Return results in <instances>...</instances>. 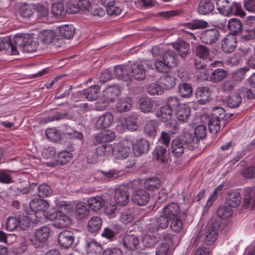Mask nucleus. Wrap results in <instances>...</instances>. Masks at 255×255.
Wrapping results in <instances>:
<instances>
[{
  "mask_svg": "<svg viewBox=\"0 0 255 255\" xmlns=\"http://www.w3.org/2000/svg\"><path fill=\"white\" fill-rule=\"evenodd\" d=\"M185 25L188 29H202L208 27V23L203 20L196 19L193 20L192 22H188L186 23Z\"/></svg>",
  "mask_w": 255,
  "mask_h": 255,
  "instance_id": "052dcab7",
  "label": "nucleus"
},
{
  "mask_svg": "<svg viewBox=\"0 0 255 255\" xmlns=\"http://www.w3.org/2000/svg\"><path fill=\"white\" fill-rule=\"evenodd\" d=\"M101 3L106 7V11L109 15H118L121 14L122 9L115 3V0H101Z\"/></svg>",
  "mask_w": 255,
  "mask_h": 255,
  "instance_id": "a878e982",
  "label": "nucleus"
},
{
  "mask_svg": "<svg viewBox=\"0 0 255 255\" xmlns=\"http://www.w3.org/2000/svg\"><path fill=\"white\" fill-rule=\"evenodd\" d=\"M227 27L230 31L228 34H232L236 36V35L241 33L243 26L241 21L239 19L235 18L228 21Z\"/></svg>",
  "mask_w": 255,
  "mask_h": 255,
  "instance_id": "7c9ffc66",
  "label": "nucleus"
},
{
  "mask_svg": "<svg viewBox=\"0 0 255 255\" xmlns=\"http://www.w3.org/2000/svg\"><path fill=\"white\" fill-rule=\"evenodd\" d=\"M130 73V68L128 66L120 65L115 67V75L118 79L125 82L127 86L129 85L132 81Z\"/></svg>",
  "mask_w": 255,
  "mask_h": 255,
  "instance_id": "9d476101",
  "label": "nucleus"
},
{
  "mask_svg": "<svg viewBox=\"0 0 255 255\" xmlns=\"http://www.w3.org/2000/svg\"><path fill=\"white\" fill-rule=\"evenodd\" d=\"M47 138L53 142H56L61 139V134L56 128H49L46 130Z\"/></svg>",
  "mask_w": 255,
  "mask_h": 255,
  "instance_id": "338daca9",
  "label": "nucleus"
},
{
  "mask_svg": "<svg viewBox=\"0 0 255 255\" xmlns=\"http://www.w3.org/2000/svg\"><path fill=\"white\" fill-rule=\"evenodd\" d=\"M100 86L95 85L84 89L82 91L83 95L89 101H95L99 97Z\"/></svg>",
  "mask_w": 255,
  "mask_h": 255,
  "instance_id": "473e14b6",
  "label": "nucleus"
},
{
  "mask_svg": "<svg viewBox=\"0 0 255 255\" xmlns=\"http://www.w3.org/2000/svg\"><path fill=\"white\" fill-rule=\"evenodd\" d=\"M133 153L136 156L146 153L150 148L148 141L144 138L137 140L134 144L132 143Z\"/></svg>",
  "mask_w": 255,
  "mask_h": 255,
  "instance_id": "aec40b11",
  "label": "nucleus"
},
{
  "mask_svg": "<svg viewBox=\"0 0 255 255\" xmlns=\"http://www.w3.org/2000/svg\"><path fill=\"white\" fill-rule=\"evenodd\" d=\"M89 208L93 211H98L104 207L105 200L101 197H93L88 199Z\"/></svg>",
  "mask_w": 255,
  "mask_h": 255,
  "instance_id": "58836bf2",
  "label": "nucleus"
},
{
  "mask_svg": "<svg viewBox=\"0 0 255 255\" xmlns=\"http://www.w3.org/2000/svg\"><path fill=\"white\" fill-rule=\"evenodd\" d=\"M159 123L157 120L148 121L144 127V133L150 137L154 138L157 134Z\"/></svg>",
  "mask_w": 255,
  "mask_h": 255,
  "instance_id": "393cba45",
  "label": "nucleus"
},
{
  "mask_svg": "<svg viewBox=\"0 0 255 255\" xmlns=\"http://www.w3.org/2000/svg\"><path fill=\"white\" fill-rule=\"evenodd\" d=\"M41 41L44 44H53L56 47H60L63 43V39L53 30H44L42 34Z\"/></svg>",
  "mask_w": 255,
  "mask_h": 255,
  "instance_id": "1a4fd4ad",
  "label": "nucleus"
},
{
  "mask_svg": "<svg viewBox=\"0 0 255 255\" xmlns=\"http://www.w3.org/2000/svg\"><path fill=\"white\" fill-rule=\"evenodd\" d=\"M29 205L30 209L34 213L45 211L49 207V204L46 200L39 198L33 199Z\"/></svg>",
  "mask_w": 255,
  "mask_h": 255,
  "instance_id": "2f4dec72",
  "label": "nucleus"
},
{
  "mask_svg": "<svg viewBox=\"0 0 255 255\" xmlns=\"http://www.w3.org/2000/svg\"><path fill=\"white\" fill-rule=\"evenodd\" d=\"M175 115L179 121L182 123L187 122L190 115V108L185 104L182 105L175 111Z\"/></svg>",
  "mask_w": 255,
  "mask_h": 255,
  "instance_id": "c756f323",
  "label": "nucleus"
},
{
  "mask_svg": "<svg viewBox=\"0 0 255 255\" xmlns=\"http://www.w3.org/2000/svg\"><path fill=\"white\" fill-rule=\"evenodd\" d=\"M123 245L125 248L129 251H135L139 248V241L137 235L131 233V231L124 236Z\"/></svg>",
  "mask_w": 255,
  "mask_h": 255,
  "instance_id": "dca6fc26",
  "label": "nucleus"
},
{
  "mask_svg": "<svg viewBox=\"0 0 255 255\" xmlns=\"http://www.w3.org/2000/svg\"><path fill=\"white\" fill-rule=\"evenodd\" d=\"M130 76L138 81L143 80L146 77L145 69L143 65L135 63L130 68Z\"/></svg>",
  "mask_w": 255,
  "mask_h": 255,
  "instance_id": "412c9836",
  "label": "nucleus"
},
{
  "mask_svg": "<svg viewBox=\"0 0 255 255\" xmlns=\"http://www.w3.org/2000/svg\"><path fill=\"white\" fill-rule=\"evenodd\" d=\"M241 201V197L240 193L233 191L226 194L225 204L230 208H237L240 204Z\"/></svg>",
  "mask_w": 255,
  "mask_h": 255,
  "instance_id": "5701e85b",
  "label": "nucleus"
},
{
  "mask_svg": "<svg viewBox=\"0 0 255 255\" xmlns=\"http://www.w3.org/2000/svg\"><path fill=\"white\" fill-rule=\"evenodd\" d=\"M156 116L163 122H168L172 117V111L166 105L161 107L156 114Z\"/></svg>",
  "mask_w": 255,
  "mask_h": 255,
  "instance_id": "4c0bfd02",
  "label": "nucleus"
},
{
  "mask_svg": "<svg viewBox=\"0 0 255 255\" xmlns=\"http://www.w3.org/2000/svg\"><path fill=\"white\" fill-rule=\"evenodd\" d=\"M166 147L159 145L156 146L153 154L158 162L164 163L166 161L167 156Z\"/></svg>",
  "mask_w": 255,
  "mask_h": 255,
  "instance_id": "c9c22d12",
  "label": "nucleus"
},
{
  "mask_svg": "<svg viewBox=\"0 0 255 255\" xmlns=\"http://www.w3.org/2000/svg\"><path fill=\"white\" fill-rule=\"evenodd\" d=\"M146 92L151 96L161 95L164 91L158 80L148 85L146 87Z\"/></svg>",
  "mask_w": 255,
  "mask_h": 255,
  "instance_id": "49530a36",
  "label": "nucleus"
},
{
  "mask_svg": "<svg viewBox=\"0 0 255 255\" xmlns=\"http://www.w3.org/2000/svg\"><path fill=\"white\" fill-rule=\"evenodd\" d=\"M173 48L176 50L181 57L184 58L188 54L190 50V44L186 41L179 40L172 44Z\"/></svg>",
  "mask_w": 255,
  "mask_h": 255,
  "instance_id": "bb28decb",
  "label": "nucleus"
},
{
  "mask_svg": "<svg viewBox=\"0 0 255 255\" xmlns=\"http://www.w3.org/2000/svg\"><path fill=\"white\" fill-rule=\"evenodd\" d=\"M206 127L202 125L197 126L194 129V134H192V136L197 139V147L198 146L199 139H204L206 136Z\"/></svg>",
  "mask_w": 255,
  "mask_h": 255,
  "instance_id": "4d7b16f0",
  "label": "nucleus"
},
{
  "mask_svg": "<svg viewBox=\"0 0 255 255\" xmlns=\"http://www.w3.org/2000/svg\"><path fill=\"white\" fill-rule=\"evenodd\" d=\"M150 198V196L144 189L134 190L131 195V202L135 205L142 206L147 204Z\"/></svg>",
  "mask_w": 255,
  "mask_h": 255,
  "instance_id": "9b49d317",
  "label": "nucleus"
},
{
  "mask_svg": "<svg viewBox=\"0 0 255 255\" xmlns=\"http://www.w3.org/2000/svg\"><path fill=\"white\" fill-rule=\"evenodd\" d=\"M233 114H228L225 110L221 107H214L212 111L211 117L213 119H216L222 123V128L228 124L230 119Z\"/></svg>",
  "mask_w": 255,
  "mask_h": 255,
  "instance_id": "ddd939ff",
  "label": "nucleus"
},
{
  "mask_svg": "<svg viewBox=\"0 0 255 255\" xmlns=\"http://www.w3.org/2000/svg\"><path fill=\"white\" fill-rule=\"evenodd\" d=\"M19 13L23 18H30L34 13V4L21 3L19 7Z\"/></svg>",
  "mask_w": 255,
  "mask_h": 255,
  "instance_id": "a19ab883",
  "label": "nucleus"
},
{
  "mask_svg": "<svg viewBox=\"0 0 255 255\" xmlns=\"http://www.w3.org/2000/svg\"><path fill=\"white\" fill-rule=\"evenodd\" d=\"M197 139L192 136V133L185 132L172 140L171 150L173 155L177 157L184 153L185 146L190 150L197 147Z\"/></svg>",
  "mask_w": 255,
  "mask_h": 255,
  "instance_id": "f257e3e1",
  "label": "nucleus"
},
{
  "mask_svg": "<svg viewBox=\"0 0 255 255\" xmlns=\"http://www.w3.org/2000/svg\"><path fill=\"white\" fill-rule=\"evenodd\" d=\"M102 225V220L100 217L94 216L88 221L87 224V230L89 232L95 233L98 232Z\"/></svg>",
  "mask_w": 255,
  "mask_h": 255,
  "instance_id": "e433bc0d",
  "label": "nucleus"
},
{
  "mask_svg": "<svg viewBox=\"0 0 255 255\" xmlns=\"http://www.w3.org/2000/svg\"><path fill=\"white\" fill-rule=\"evenodd\" d=\"M75 208V214L79 219L83 220L89 215V208L83 203H78Z\"/></svg>",
  "mask_w": 255,
  "mask_h": 255,
  "instance_id": "de8ad7c7",
  "label": "nucleus"
},
{
  "mask_svg": "<svg viewBox=\"0 0 255 255\" xmlns=\"http://www.w3.org/2000/svg\"><path fill=\"white\" fill-rule=\"evenodd\" d=\"M162 60L166 62L170 69L175 67L178 64V56L172 50H167L163 55Z\"/></svg>",
  "mask_w": 255,
  "mask_h": 255,
  "instance_id": "c85d7f7f",
  "label": "nucleus"
},
{
  "mask_svg": "<svg viewBox=\"0 0 255 255\" xmlns=\"http://www.w3.org/2000/svg\"><path fill=\"white\" fill-rule=\"evenodd\" d=\"M214 8L213 0H201L198 4V11L200 14L206 15L212 12Z\"/></svg>",
  "mask_w": 255,
  "mask_h": 255,
  "instance_id": "cd10ccee",
  "label": "nucleus"
},
{
  "mask_svg": "<svg viewBox=\"0 0 255 255\" xmlns=\"http://www.w3.org/2000/svg\"><path fill=\"white\" fill-rule=\"evenodd\" d=\"M154 102V101L149 98H140L138 100V105L141 111L144 113L152 112Z\"/></svg>",
  "mask_w": 255,
  "mask_h": 255,
  "instance_id": "72a5a7b5",
  "label": "nucleus"
},
{
  "mask_svg": "<svg viewBox=\"0 0 255 255\" xmlns=\"http://www.w3.org/2000/svg\"><path fill=\"white\" fill-rule=\"evenodd\" d=\"M35 10L38 18L40 19L46 17L49 12L48 9L45 6L39 3L34 4V11Z\"/></svg>",
  "mask_w": 255,
  "mask_h": 255,
  "instance_id": "0e129e2a",
  "label": "nucleus"
},
{
  "mask_svg": "<svg viewBox=\"0 0 255 255\" xmlns=\"http://www.w3.org/2000/svg\"><path fill=\"white\" fill-rule=\"evenodd\" d=\"M223 187L224 185L221 184L214 190L212 194L209 197L208 201L206 202V204L204 208L205 210H207L210 208V207L212 205L213 202L217 200L218 196L222 194Z\"/></svg>",
  "mask_w": 255,
  "mask_h": 255,
  "instance_id": "864d4df0",
  "label": "nucleus"
},
{
  "mask_svg": "<svg viewBox=\"0 0 255 255\" xmlns=\"http://www.w3.org/2000/svg\"><path fill=\"white\" fill-rule=\"evenodd\" d=\"M217 214L218 217L220 219H226L231 217L232 214V210L227 205L221 206L217 209Z\"/></svg>",
  "mask_w": 255,
  "mask_h": 255,
  "instance_id": "6e6d98bb",
  "label": "nucleus"
},
{
  "mask_svg": "<svg viewBox=\"0 0 255 255\" xmlns=\"http://www.w3.org/2000/svg\"><path fill=\"white\" fill-rule=\"evenodd\" d=\"M220 37V31L217 28H212L201 31L200 39L203 43L211 45L216 43Z\"/></svg>",
  "mask_w": 255,
  "mask_h": 255,
  "instance_id": "6e6552de",
  "label": "nucleus"
},
{
  "mask_svg": "<svg viewBox=\"0 0 255 255\" xmlns=\"http://www.w3.org/2000/svg\"><path fill=\"white\" fill-rule=\"evenodd\" d=\"M13 42L16 48L17 47L20 50L26 53L35 51L38 46V43L28 34L15 35Z\"/></svg>",
  "mask_w": 255,
  "mask_h": 255,
  "instance_id": "20e7f679",
  "label": "nucleus"
},
{
  "mask_svg": "<svg viewBox=\"0 0 255 255\" xmlns=\"http://www.w3.org/2000/svg\"><path fill=\"white\" fill-rule=\"evenodd\" d=\"M242 100V97L240 94L235 93L233 95L229 96L227 101V105L231 108H236L241 105Z\"/></svg>",
  "mask_w": 255,
  "mask_h": 255,
  "instance_id": "5fc2aeb1",
  "label": "nucleus"
},
{
  "mask_svg": "<svg viewBox=\"0 0 255 255\" xmlns=\"http://www.w3.org/2000/svg\"><path fill=\"white\" fill-rule=\"evenodd\" d=\"M183 104L181 103L180 100L176 97H169L166 102V106L172 111L174 110L175 111Z\"/></svg>",
  "mask_w": 255,
  "mask_h": 255,
  "instance_id": "69168bd1",
  "label": "nucleus"
},
{
  "mask_svg": "<svg viewBox=\"0 0 255 255\" xmlns=\"http://www.w3.org/2000/svg\"><path fill=\"white\" fill-rule=\"evenodd\" d=\"M51 12L55 16L62 17L64 16L66 12L63 3H53L51 7Z\"/></svg>",
  "mask_w": 255,
  "mask_h": 255,
  "instance_id": "e2e57ef3",
  "label": "nucleus"
},
{
  "mask_svg": "<svg viewBox=\"0 0 255 255\" xmlns=\"http://www.w3.org/2000/svg\"><path fill=\"white\" fill-rule=\"evenodd\" d=\"M60 37L65 39H70L73 37L75 33V29L72 25H61L59 28Z\"/></svg>",
  "mask_w": 255,
  "mask_h": 255,
  "instance_id": "79ce46f5",
  "label": "nucleus"
},
{
  "mask_svg": "<svg viewBox=\"0 0 255 255\" xmlns=\"http://www.w3.org/2000/svg\"><path fill=\"white\" fill-rule=\"evenodd\" d=\"M228 75L227 71L222 69L214 70L209 76L210 81L213 83H218L225 79Z\"/></svg>",
  "mask_w": 255,
  "mask_h": 255,
  "instance_id": "37998d69",
  "label": "nucleus"
},
{
  "mask_svg": "<svg viewBox=\"0 0 255 255\" xmlns=\"http://www.w3.org/2000/svg\"><path fill=\"white\" fill-rule=\"evenodd\" d=\"M50 235V229L43 226L37 229L34 236L30 239L32 245L35 248H42L47 241Z\"/></svg>",
  "mask_w": 255,
  "mask_h": 255,
  "instance_id": "0eeeda50",
  "label": "nucleus"
},
{
  "mask_svg": "<svg viewBox=\"0 0 255 255\" xmlns=\"http://www.w3.org/2000/svg\"><path fill=\"white\" fill-rule=\"evenodd\" d=\"M74 240V233L69 230H64L60 233L58 235V243L65 249L70 248L73 245Z\"/></svg>",
  "mask_w": 255,
  "mask_h": 255,
  "instance_id": "2eb2a0df",
  "label": "nucleus"
},
{
  "mask_svg": "<svg viewBox=\"0 0 255 255\" xmlns=\"http://www.w3.org/2000/svg\"><path fill=\"white\" fill-rule=\"evenodd\" d=\"M180 212V208L178 204L172 202L167 205L163 209V214L169 219H173L178 216Z\"/></svg>",
  "mask_w": 255,
  "mask_h": 255,
  "instance_id": "b1692460",
  "label": "nucleus"
},
{
  "mask_svg": "<svg viewBox=\"0 0 255 255\" xmlns=\"http://www.w3.org/2000/svg\"><path fill=\"white\" fill-rule=\"evenodd\" d=\"M114 121V117L112 114L107 112L102 115L96 123V128L98 129H102L109 127Z\"/></svg>",
  "mask_w": 255,
  "mask_h": 255,
  "instance_id": "4be33fe9",
  "label": "nucleus"
},
{
  "mask_svg": "<svg viewBox=\"0 0 255 255\" xmlns=\"http://www.w3.org/2000/svg\"><path fill=\"white\" fill-rule=\"evenodd\" d=\"M120 94V90L118 86H109L103 92V103L97 102L96 105V109L98 110H103L110 102H113Z\"/></svg>",
  "mask_w": 255,
  "mask_h": 255,
  "instance_id": "423d86ee",
  "label": "nucleus"
},
{
  "mask_svg": "<svg viewBox=\"0 0 255 255\" xmlns=\"http://www.w3.org/2000/svg\"><path fill=\"white\" fill-rule=\"evenodd\" d=\"M206 120L209 131L212 133L216 134L222 128V123L217 120L213 119L211 117H208Z\"/></svg>",
  "mask_w": 255,
  "mask_h": 255,
  "instance_id": "c03bdc74",
  "label": "nucleus"
},
{
  "mask_svg": "<svg viewBox=\"0 0 255 255\" xmlns=\"http://www.w3.org/2000/svg\"><path fill=\"white\" fill-rule=\"evenodd\" d=\"M112 228L113 229L109 228H104L101 236L104 238L112 240L122 229L121 226L118 225L112 226Z\"/></svg>",
  "mask_w": 255,
  "mask_h": 255,
  "instance_id": "ea45409f",
  "label": "nucleus"
},
{
  "mask_svg": "<svg viewBox=\"0 0 255 255\" xmlns=\"http://www.w3.org/2000/svg\"><path fill=\"white\" fill-rule=\"evenodd\" d=\"M158 80V83L161 85L164 92L165 90H170L173 88L176 84L174 77L168 75L160 77Z\"/></svg>",
  "mask_w": 255,
  "mask_h": 255,
  "instance_id": "f704fd0d",
  "label": "nucleus"
},
{
  "mask_svg": "<svg viewBox=\"0 0 255 255\" xmlns=\"http://www.w3.org/2000/svg\"><path fill=\"white\" fill-rule=\"evenodd\" d=\"M72 156V153L67 151H61L58 154L57 163L59 165L65 164L70 161Z\"/></svg>",
  "mask_w": 255,
  "mask_h": 255,
  "instance_id": "bf43d9fd",
  "label": "nucleus"
},
{
  "mask_svg": "<svg viewBox=\"0 0 255 255\" xmlns=\"http://www.w3.org/2000/svg\"><path fill=\"white\" fill-rule=\"evenodd\" d=\"M237 38L232 34L227 35L221 41V49L226 53L233 52L236 47Z\"/></svg>",
  "mask_w": 255,
  "mask_h": 255,
  "instance_id": "6ab92c4d",
  "label": "nucleus"
},
{
  "mask_svg": "<svg viewBox=\"0 0 255 255\" xmlns=\"http://www.w3.org/2000/svg\"><path fill=\"white\" fill-rule=\"evenodd\" d=\"M132 143L128 141H123L119 143L117 148L114 150L115 156L118 158H127L131 151Z\"/></svg>",
  "mask_w": 255,
  "mask_h": 255,
  "instance_id": "a211bd4d",
  "label": "nucleus"
},
{
  "mask_svg": "<svg viewBox=\"0 0 255 255\" xmlns=\"http://www.w3.org/2000/svg\"><path fill=\"white\" fill-rule=\"evenodd\" d=\"M131 106V100L129 98H121L116 104V109L119 112H126L130 109Z\"/></svg>",
  "mask_w": 255,
  "mask_h": 255,
  "instance_id": "3c124183",
  "label": "nucleus"
},
{
  "mask_svg": "<svg viewBox=\"0 0 255 255\" xmlns=\"http://www.w3.org/2000/svg\"><path fill=\"white\" fill-rule=\"evenodd\" d=\"M114 198L119 205L125 206L129 201V195L124 187L120 186L116 188Z\"/></svg>",
  "mask_w": 255,
  "mask_h": 255,
  "instance_id": "f3484780",
  "label": "nucleus"
},
{
  "mask_svg": "<svg viewBox=\"0 0 255 255\" xmlns=\"http://www.w3.org/2000/svg\"><path fill=\"white\" fill-rule=\"evenodd\" d=\"M210 49L203 45H198L195 47V54L201 59H206L209 55Z\"/></svg>",
  "mask_w": 255,
  "mask_h": 255,
  "instance_id": "680f3d73",
  "label": "nucleus"
},
{
  "mask_svg": "<svg viewBox=\"0 0 255 255\" xmlns=\"http://www.w3.org/2000/svg\"><path fill=\"white\" fill-rule=\"evenodd\" d=\"M243 206L255 212V187H247L245 189Z\"/></svg>",
  "mask_w": 255,
  "mask_h": 255,
  "instance_id": "4468645a",
  "label": "nucleus"
},
{
  "mask_svg": "<svg viewBox=\"0 0 255 255\" xmlns=\"http://www.w3.org/2000/svg\"><path fill=\"white\" fill-rule=\"evenodd\" d=\"M221 222L218 220L214 221L207 229L201 230L199 232L197 239H201L206 244H213L218 237V231L221 226Z\"/></svg>",
  "mask_w": 255,
  "mask_h": 255,
  "instance_id": "39448f33",
  "label": "nucleus"
},
{
  "mask_svg": "<svg viewBox=\"0 0 255 255\" xmlns=\"http://www.w3.org/2000/svg\"><path fill=\"white\" fill-rule=\"evenodd\" d=\"M195 97L199 104L205 105L212 99V93L208 86H200L198 87L195 92Z\"/></svg>",
  "mask_w": 255,
  "mask_h": 255,
  "instance_id": "f8f14e48",
  "label": "nucleus"
},
{
  "mask_svg": "<svg viewBox=\"0 0 255 255\" xmlns=\"http://www.w3.org/2000/svg\"><path fill=\"white\" fill-rule=\"evenodd\" d=\"M115 137V132L107 130L99 133L94 140L95 144H102L95 149V152L98 156L108 155L114 153V147L108 142L112 141Z\"/></svg>",
  "mask_w": 255,
  "mask_h": 255,
  "instance_id": "f03ea898",
  "label": "nucleus"
},
{
  "mask_svg": "<svg viewBox=\"0 0 255 255\" xmlns=\"http://www.w3.org/2000/svg\"><path fill=\"white\" fill-rule=\"evenodd\" d=\"M70 211V205L60 204L58 210L50 212L47 218L51 221H55L54 225L56 228H65L69 227L71 223L69 217L67 215Z\"/></svg>",
  "mask_w": 255,
  "mask_h": 255,
  "instance_id": "7ed1b4c3",
  "label": "nucleus"
},
{
  "mask_svg": "<svg viewBox=\"0 0 255 255\" xmlns=\"http://www.w3.org/2000/svg\"><path fill=\"white\" fill-rule=\"evenodd\" d=\"M178 91L182 97L189 98L193 94V89L191 84L182 82L178 85Z\"/></svg>",
  "mask_w": 255,
  "mask_h": 255,
  "instance_id": "09e8293b",
  "label": "nucleus"
},
{
  "mask_svg": "<svg viewBox=\"0 0 255 255\" xmlns=\"http://www.w3.org/2000/svg\"><path fill=\"white\" fill-rule=\"evenodd\" d=\"M38 190V196L40 197H48L51 195L53 193V191L51 187L43 183L36 187Z\"/></svg>",
  "mask_w": 255,
  "mask_h": 255,
  "instance_id": "13d9d810",
  "label": "nucleus"
},
{
  "mask_svg": "<svg viewBox=\"0 0 255 255\" xmlns=\"http://www.w3.org/2000/svg\"><path fill=\"white\" fill-rule=\"evenodd\" d=\"M161 186V181L157 177L148 178L145 180L144 187L148 191H154Z\"/></svg>",
  "mask_w": 255,
  "mask_h": 255,
  "instance_id": "a18cd8bd",
  "label": "nucleus"
},
{
  "mask_svg": "<svg viewBox=\"0 0 255 255\" xmlns=\"http://www.w3.org/2000/svg\"><path fill=\"white\" fill-rule=\"evenodd\" d=\"M135 214L132 210H128L121 214L120 220L125 224L131 223L134 219Z\"/></svg>",
  "mask_w": 255,
  "mask_h": 255,
  "instance_id": "774afa93",
  "label": "nucleus"
},
{
  "mask_svg": "<svg viewBox=\"0 0 255 255\" xmlns=\"http://www.w3.org/2000/svg\"><path fill=\"white\" fill-rule=\"evenodd\" d=\"M86 249L88 253L95 255L100 254L103 250L102 246L94 240L87 243Z\"/></svg>",
  "mask_w": 255,
  "mask_h": 255,
  "instance_id": "8fccbe9b",
  "label": "nucleus"
},
{
  "mask_svg": "<svg viewBox=\"0 0 255 255\" xmlns=\"http://www.w3.org/2000/svg\"><path fill=\"white\" fill-rule=\"evenodd\" d=\"M9 47L12 52L15 54L16 47L14 42H12L10 38L8 37L0 38V51L6 50Z\"/></svg>",
  "mask_w": 255,
  "mask_h": 255,
  "instance_id": "603ef678",
  "label": "nucleus"
}]
</instances>
